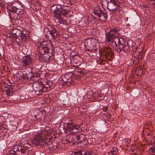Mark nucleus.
<instances>
[{
  "label": "nucleus",
  "instance_id": "obj_1",
  "mask_svg": "<svg viewBox=\"0 0 155 155\" xmlns=\"http://www.w3.org/2000/svg\"><path fill=\"white\" fill-rule=\"evenodd\" d=\"M118 31L117 28L111 29L108 32H106V40L109 44L113 45L116 52L123 54L124 52L131 51V48L124 38L118 37Z\"/></svg>",
  "mask_w": 155,
  "mask_h": 155
},
{
  "label": "nucleus",
  "instance_id": "obj_2",
  "mask_svg": "<svg viewBox=\"0 0 155 155\" xmlns=\"http://www.w3.org/2000/svg\"><path fill=\"white\" fill-rule=\"evenodd\" d=\"M58 135L55 132H52L46 127L43 130L38 132L34 136L33 142L36 146L45 147L52 138H55Z\"/></svg>",
  "mask_w": 155,
  "mask_h": 155
},
{
  "label": "nucleus",
  "instance_id": "obj_3",
  "mask_svg": "<svg viewBox=\"0 0 155 155\" xmlns=\"http://www.w3.org/2000/svg\"><path fill=\"white\" fill-rule=\"evenodd\" d=\"M38 51L41 55L39 56V60L41 62H47L51 60L54 54L53 46L51 43L48 44L42 45L40 42L38 44Z\"/></svg>",
  "mask_w": 155,
  "mask_h": 155
},
{
  "label": "nucleus",
  "instance_id": "obj_4",
  "mask_svg": "<svg viewBox=\"0 0 155 155\" xmlns=\"http://www.w3.org/2000/svg\"><path fill=\"white\" fill-rule=\"evenodd\" d=\"M64 132L69 136L67 137L65 141L68 143H71L72 144H77L76 135L75 134L80 130V127L78 125H75L71 121L69 123L64 124Z\"/></svg>",
  "mask_w": 155,
  "mask_h": 155
},
{
  "label": "nucleus",
  "instance_id": "obj_5",
  "mask_svg": "<svg viewBox=\"0 0 155 155\" xmlns=\"http://www.w3.org/2000/svg\"><path fill=\"white\" fill-rule=\"evenodd\" d=\"M61 5H54L51 7V10L54 14L55 20L59 24L64 23L65 21L64 17L66 16L67 13L66 9L61 7Z\"/></svg>",
  "mask_w": 155,
  "mask_h": 155
},
{
  "label": "nucleus",
  "instance_id": "obj_6",
  "mask_svg": "<svg viewBox=\"0 0 155 155\" xmlns=\"http://www.w3.org/2000/svg\"><path fill=\"white\" fill-rule=\"evenodd\" d=\"M31 147V145L28 143L24 144V146L20 144L15 145L8 155H28L29 148Z\"/></svg>",
  "mask_w": 155,
  "mask_h": 155
},
{
  "label": "nucleus",
  "instance_id": "obj_7",
  "mask_svg": "<svg viewBox=\"0 0 155 155\" xmlns=\"http://www.w3.org/2000/svg\"><path fill=\"white\" fill-rule=\"evenodd\" d=\"M88 51L96 53L97 52H98L99 53L100 56L101 58H103V59H101L102 61H106L107 60H111L114 57V53L111 49L109 48H104L103 49V51L101 54L100 52V50L98 49H89Z\"/></svg>",
  "mask_w": 155,
  "mask_h": 155
},
{
  "label": "nucleus",
  "instance_id": "obj_8",
  "mask_svg": "<svg viewBox=\"0 0 155 155\" xmlns=\"http://www.w3.org/2000/svg\"><path fill=\"white\" fill-rule=\"evenodd\" d=\"M92 16L95 19L103 21H106L107 18V13L104 12L99 6L97 7L93 10Z\"/></svg>",
  "mask_w": 155,
  "mask_h": 155
},
{
  "label": "nucleus",
  "instance_id": "obj_9",
  "mask_svg": "<svg viewBox=\"0 0 155 155\" xmlns=\"http://www.w3.org/2000/svg\"><path fill=\"white\" fill-rule=\"evenodd\" d=\"M45 116L44 112L36 109L31 113L29 118L31 121H39L44 120Z\"/></svg>",
  "mask_w": 155,
  "mask_h": 155
},
{
  "label": "nucleus",
  "instance_id": "obj_10",
  "mask_svg": "<svg viewBox=\"0 0 155 155\" xmlns=\"http://www.w3.org/2000/svg\"><path fill=\"white\" fill-rule=\"evenodd\" d=\"M44 32L45 35H50L53 38L58 37L59 34V32L56 28L50 25H47L44 29Z\"/></svg>",
  "mask_w": 155,
  "mask_h": 155
},
{
  "label": "nucleus",
  "instance_id": "obj_11",
  "mask_svg": "<svg viewBox=\"0 0 155 155\" xmlns=\"http://www.w3.org/2000/svg\"><path fill=\"white\" fill-rule=\"evenodd\" d=\"M22 65L23 67L28 66L31 65L33 68H34V70L35 68V67L39 66V65L36 64L34 61L32 56L30 55H28L24 57L22 59Z\"/></svg>",
  "mask_w": 155,
  "mask_h": 155
},
{
  "label": "nucleus",
  "instance_id": "obj_12",
  "mask_svg": "<svg viewBox=\"0 0 155 155\" xmlns=\"http://www.w3.org/2000/svg\"><path fill=\"white\" fill-rule=\"evenodd\" d=\"M38 68H36L34 70V68H33L32 71L31 72V75L30 78L32 80L37 81L41 78L43 77L42 74H41V71L40 70L39 66H37Z\"/></svg>",
  "mask_w": 155,
  "mask_h": 155
},
{
  "label": "nucleus",
  "instance_id": "obj_13",
  "mask_svg": "<svg viewBox=\"0 0 155 155\" xmlns=\"http://www.w3.org/2000/svg\"><path fill=\"white\" fill-rule=\"evenodd\" d=\"M107 3V8L110 11H118L120 8L119 5L117 3L116 0H106Z\"/></svg>",
  "mask_w": 155,
  "mask_h": 155
},
{
  "label": "nucleus",
  "instance_id": "obj_14",
  "mask_svg": "<svg viewBox=\"0 0 155 155\" xmlns=\"http://www.w3.org/2000/svg\"><path fill=\"white\" fill-rule=\"evenodd\" d=\"M33 89L35 94L37 95H42L43 93L46 92L38 81H36L32 84Z\"/></svg>",
  "mask_w": 155,
  "mask_h": 155
},
{
  "label": "nucleus",
  "instance_id": "obj_15",
  "mask_svg": "<svg viewBox=\"0 0 155 155\" xmlns=\"http://www.w3.org/2000/svg\"><path fill=\"white\" fill-rule=\"evenodd\" d=\"M72 75V73L68 72L62 76V81L64 83H65L68 86L73 84L74 83L71 77Z\"/></svg>",
  "mask_w": 155,
  "mask_h": 155
},
{
  "label": "nucleus",
  "instance_id": "obj_16",
  "mask_svg": "<svg viewBox=\"0 0 155 155\" xmlns=\"http://www.w3.org/2000/svg\"><path fill=\"white\" fill-rule=\"evenodd\" d=\"M41 85L42 87L43 88L44 90V91L47 92L51 90V84L52 83V81H49L48 82L44 80H41L39 81H38Z\"/></svg>",
  "mask_w": 155,
  "mask_h": 155
},
{
  "label": "nucleus",
  "instance_id": "obj_17",
  "mask_svg": "<svg viewBox=\"0 0 155 155\" xmlns=\"http://www.w3.org/2000/svg\"><path fill=\"white\" fill-rule=\"evenodd\" d=\"M16 10V13L20 15H23L25 12L24 8L22 3L19 1H16L14 2Z\"/></svg>",
  "mask_w": 155,
  "mask_h": 155
},
{
  "label": "nucleus",
  "instance_id": "obj_18",
  "mask_svg": "<svg viewBox=\"0 0 155 155\" xmlns=\"http://www.w3.org/2000/svg\"><path fill=\"white\" fill-rule=\"evenodd\" d=\"M82 58L78 55H74L71 60V62L75 66L80 65L82 63Z\"/></svg>",
  "mask_w": 155,
  "mask_h": 155
},
{
  "label": "nucleus",
  "instance_id": "obj_19",
  "mask_svg": "<svg viewBox=\"0 0 155 155\" xmlns=\"http://www.w3.org/2000/svg\"><path fill=\"white\" fill-rule=\"evenodd\" d=\"M9 130V127L5 124H3L0 129V140L4 139L5 136L8 130Z\"/></svg>",
  "mask_w": 155,
  "mask_h": 155
},
{
  "label": "nucleus",
  "instance_id": "obj_20",
  "mask_svg": "<svg viewBox=\"0 0 155 155\" xmlns=\"http://www.w3.org/2000/svg\"><path fill=\"white\" fill-rule=\"evenodd\" d=\"M18 120L15 119H14L13 120L11 121L9 127V130L13 132L16 130L18 126Z\"/></svg>",
  "mask_w": 155,
  "mask_h": 155
},
{
  "label": "nucleus",
  "instance_id": "obj_21",
  "mask_svg": "<svg viewBox=\"0 0 155 155\" xmlns=\"http://www.w3.org/2000/svg\"><path fill=\"white\" fill-rule=\"evenodd\" d=\"M137 52L138 53L137 55L134 56L136 59L133 61V63L134 64H136L139 62L142 56L143 52L142 50L137 51Z\"/></svg>",
  "mask_w": 155,
  "mask_h": 155
},
{
  "label": "nucleus",
  "instance_id": "obj_22",
  "mask_svg": "<svg viewBox=\"0 0 155 155\" xmlns=\"http://www.w3.org/2000/svg\"><path fill=\"white\" fill-rule=\"evenodd\" d=\"M7 8L9 12L16 13V10L14 2L11 3L8 5Z\"/></svg>",
  "mask_w": 155,
  "mask_h": 155
},
{
  "label": "nucleus",
  "instance_id": "obj_23",
  "mask_svg": "<svg viewBox=\"0 0 155 155\" xmlns=\"http://www.w3.org/2000/svg\"><path fill=\"white\" fill-rule=\"evenodd\" d=\"M88 144V141L87 139L84 140L81 142H77V144L78 146L81 148H84Z\"/></svg>",
  "mask_w": 155,
  "mask_h": 155
},
{
  "label": "nucleus",
  "instance_id": "obj_24",
  "mask_svg": "<svg viewBox=\"0 0 155 155\" xmlns=\"http://www.w3.org/2000/svg\"><path fill=\"white\" fill-rule=\"evenodd\" d=\"M76 137L77 143V142H81L86 139L85 135L82 134L76 135Z\"/></svg>",
  "mask_w": 155,
  "mask_h": 155
},
{
  "label": "nucleus",
  "instance_id": "obj_25",
  "mask_svg": "<svg viewBox=\"0 0 155 155\" xmlns=\"http://www.w3.org/2000/svg\"><path fill=\"white\" fill-rule=\"evenodd\" d=\"M48 145H49L50 148H51L54 149H56L58 148L57 143L54 141L52 142L51 143H48V144L46 146Z\"/></svg>",
  "mask_w": 155,
  "mask_h": 155
},
{
  "label": "nucleus",
  "instance_id": "obj_26",
  "mask_svg": "<svg viewBox=\"0 0 155 155\" xmlns=\"http://www.w3.org/2000/svg\"><path fill=\"white\" fill-rule=\"evenodd\" d=\"M118 151V149L117 147H113L111 149L110 151L108 152V155H114L117 154Z\"/></svg>",
  "mask_w": 155,
  "mask_h": 155
},
{
  "label": "nucleus",
  "instance_id": "obj_27",
  "mask_svg": "<svg viewBox=\"0 0 155 155\" xmlns=\"http://www.w3.org/2000/svg\"><path fill=\"white\" fill-rule=\"evenodd\" d=\"M30 37L28 33H24L22 32V35L21 36L20 38L21 39H25V40H28L29 39Z\"/></svg>",
  "mask_w": 155,
  "mask_h": 155
},
{
  "label": "nucleus",
  "instance_id": "obj_28",
  "mask_svg": "<svg viewBox=\"0 0 155 155\" xmlns=\"http://www.w3.org/2000/svg\"><path fill=\"white\" fill-rule=\"evenodd\" d=\"M63 2L61 3L60 5H62L63 6H67L69 4H71L70 0H61Z\"/></svg>",
  "mask_w": 155,
  "mask_h": 155
},
{
  "label": "nucleus",
  "instance_id": "obj_29",
  "mask_svg": "<svg viewBox=\"0 0 155 155\" xmlns=\"http://www.w3.org/2000/svg\"><path fill=\"white\" fill-rule=\"evenodd\" d=\"M21 15H20L19 14H18L17 13H15L14 14V16L13 18L14 20H15L16 21H18L19 20L21 21L20 20V18L21 17Z\"/></svg>",
  "mask_w": 155,
  "mask_h": 155
},
{
  "label": "nucleus",
  "instance_id": "obj_30",
  "mask_svg": "<svg viewBox=\"0 0 155 155\" xmlns=\"http://www.w3.org/2000/svg\"><path fill=\"white\" fill-rule=\"evenodd\" d=\"M24 74L23 73L21 72H19L18 73V74L21 75V78H23L25 79V78L28 79L29 78V77H28V75H24Z\"/></svg>",
  "mask_w": 155,
  "mask_h": 155
},
{
  "label": "nucleus",
  "instance_id": "obj_31",
  "mask_svg": "<svg viewBox=\"0 0 155 155\" xmlns=\"http://www.w3.org/2000/svg\"><path fill=\"white\" fill-rule=\"evenodd\" d=\"M22 32L21 31L18 29L14 37L21 38V36L22 35Z\"/></svg>",
  "mask_w": 155,
  "mask_h": 155
},
{
  "label": "nucleus",
  "instance_id": "obj_32",
  "mask_svg": "<svg viewBox=\"0 0 155 155\" xmlns=\"http://www.w3.org/2000/svg\"><path fill=\"white\" fill-rule=\"evenodd\" d=\"M81 151V154L82 155H92V152L91 151H85L84 150H82Z\"/></svg>",
  "mask_w": 155,
  "mask_h": 155
},
{
  "label": "nucleus",
  "instance_id": "obj_33",
  "mask_svg": "<svg viewBox=\"0 0 155 155\" xmlns=\"http://www.w3.org/2000/svg\"><path fill=\"white\" fill-rule=\"evenodd\" d=\"M89 41L90 43L91 44L92 47H93L95 45V43L96 42V40L95 39H91Z\"/></svg>",
  "mask_w": 155,
  "mask_h": 155
},
{
  "label": "nucleus",
  "instance_id": "obj_34",
  "mask_svg": "<svg viewBox=\"0 0 155 155\" xmlns=\"http://www.w3.org/2000/svg\"><path fill=\"white\" fill-rule=\"evenodd\" d=\"M149 151L155 155V146L150 147L149 149Z\"/></svg>",
  "mask_w": 155,
  "mask_h": 155
},
{
  "label": "nucleus",
  "instance_id": "obj_35",
  "mask_svg": "<svg viewBox=\"0 0 155 155\" xmlns=\"http://www.w3.org/2000/svg\"><path fill=\"white\" fill-rule=\"evenodd\" d=\"M124 142L125 145L128 146L127 144H130V140L129 139H125L124 140Z\"/></svg>",
  "mask_w": 155,
  "mask_h": 155
},
{
  "label": "nucleus",
  "instance_id": "obj_36",
  "mask_svg": "<svg viewBox=\"0 0 155 155\" xmlns=\"http://www.w3.org/2000/svg\"><path fill=\"white\" fill-rule=\"evenodd\" d=\"M19 29L18 28H15L13 29L12 31V36L13 37H14L15 34L17 32L18 30Z\"/></svg>",
  "mask_w": 155,
  "mask_h": 155
},
{
  "label": "nucleus",
  "instance_id": "obj_37",
  "mask_svg": "<svg viewBox=\"0 0 155 155\" xmlns=\"http://www.w3.org/2000/svg\"><path fill=\"white\" fill-rule=\"evenodd\" d=\"M78 73L80 78V79H82L83 78H84V75H85L84 73L82 71Z\"/></svg>",
  "mask_w": 155,
  "mask_h": 155
},
{
  "label": "nucleus",
  "instance_id": "obj_38",
  "mask_svg": "<svg viewBox=\"0 0 155 155\" xmlns=\"http://www.w3.org/2000/svg\"><path fill=\"white\" fill-rule=\"evenodd\" d=\"M15 38V41L18 43V44H20V42H21V41L20 40V38L19 37H14Z\"/></svg>",
  "mask_w": 155,
  "mask_h": 155
},
{
  "label": "nucleus",
  "instance_id": "obj_39",
  "mask_svg": "<svg viewBox=\"0 0 155 155\" xmlns=\"http://www.w3.org/2000/svg\"><path fill=\"white\" fill-rule=\"evenodd\" d=\"M137 47V46H134L133 44L131 47L132 51H135L137 50L136 49Z\"/></svg>",
  "mask_w": 155,
  "mask_h": 155
},
{
  "label": "nucleus",
  "instance_id": "obj_40",
  "mask_svg": "<svg viewBox=\"0 0 155 155\" xmlns=\"http://www.w3.org/2000/svg\"><path fill=\"white\" fill-rule=\"evenodd\" d=\"M71 4H75L77 1V0H70Z\"/></svg>",
  "mask_w": 155,
  "mask_h": 155
},
{
  "label": "nucleus",
  "instance_id": "obj_41",
  "mask_svg": "<svg viewBox=\"0 0 155 155\" xmlns=\"http://www.w3.org/2000/svg\"><path fill=\"white\" fill-rule=\"evenodd\" d=\"M74 78L76 80L80 79L78 73V74L74 77Z\"/></svg>",
  "mask_w": 155,
  "mask_h": 155
},
{
  "label": "nucleus",
  "instance_id": "obj_42",
  "mask_svg": "<svg viewBox=\"0 0 155 155\" xmlns=\"http://www.w3.org/2000/svg\"><path fill=\"white\" fill-rule=\"evenodd\" d=\"M55 86V84L54 83H53L52 82V83L51 84V89L52 88L54 87Z\"/></svg>",
  "mask_w": 155,
  "mask_h": 155
},
{
  "label": "nucleus",
  "instance_id": "obj_43",
  "mask_svg": "<svg viewBox=\"0 0 155 155\" xmlns=\"http://www.w3.org/2000/svg\"><path fill=\"white\" fill-rule=\"evenodd\" d=\"M71 154L72 155H78V152H73Z\"/></svg>",
  "mask_w": 155,
  "mask_h": 155
},
{
  "label": "nucleus",
  "instance_id": "obj_44",
  "mask_svg": "<svg viewBox=\"0 0 155 155\" xmlns=\"http://www.w3.org/2000/svg\"><path fill=\"white\" fill-rule=\"evenodd\" d=\"M6 94L8 96H11L12 95V93L10 92H8V91H7L6 93Z\"/></svg>",
  "mask_w": 155,
  "mask_h": 155
},
{
  "label": "nucleus",
  "instance_id": "obj_45",
  "mask_svg": "<svg viewBox=\"0 0 155 155\" xmlns=\"http://www.w3.org/2000/svg\"><path fill=\"white\" fill-rule=\"evenodd\" d=\"M78 155H82V154H81V151H79L78 152Z\"/></svg>",
  "mask_w": 155,
  "mask_h": 155
},
{
  "label": "nucleus",
  "instance_id": "obj_46",
  "mask_svg": "<svg viewBox=\"0 0 155 155\" xmlns=\"http://www.w3.org/2000/svg\"><path fill=\"white\" fill-rule=\"evenodd\" d=\"M151 4H152L153 6L155 8V1L153 2Z\"/></svg>",
  "mask_w": 155,
  "mask_h": 155
},
{
  "label": "nucleus",
  "instance_id": "obj_47",
  "mask_svg": "<svg viewBox=\"0 0 155 155\" xmlns=\"http://www.w3.org/2000/svg\"><path fill=\"white\" fill-rule=\"evenodd\" d=\"M11 89H12V88L10 87H9V89H8L7 90H6V91H10Z\"/></svg>",
  "mask_w": 155,
  "mask_h": 155
},
{
  "label": "nucleus",
  "instance_id": "obj_48",
  "mask_svg": "<svg viewBox=\"0 0 155 155\" xmlns=\"http://www.w3.org/2000/svg\"><path fill=\"white\" fill-rule=\"evenodd\" d=\"M142 68L141 67L139 68V70H142Z\"/></svg>",
  "mask_w": 155,
  "mask_h": 155
},
{
  "label": "nucleus",
  "instance_id": "obj_49",
  "mask_svg": "<svg viewBox=\"0 0 155 155\" xmlns=\"http://www.w3.org/2000/svg\"><path fill=\"white\" fill-rule=\"evenodd\" d=\"M9 16L11 18V16H12L11 14L10 13H9Z\"/></svg>",
  "mask_w": 155,
  "mask_h": 155
},
{
  "label": "nucleus",
  "instance_id": "obj_50",
  "mask_svg": "<svg viewBox=\"0 0 155 155\" xmlns=\"http://www.w3.org/2000/svg\"><path fill=\"white\" fill-rule=\"evenodd\" d=\"M150 1L151 2H154V1H155V0H150Z\"/></svg>",
  "mask_w": 155,
  "mask_h": 155
},
{
  "label": "nucleus",
  "instance_id": "obj_51",
  "mask_svg": "<svg viewBox=\"0 0 155 155\" xmlns=\"http://www.w3.org/2000/svg\"><path fill=\"white\" fill-rule=\"evenodd\" d=\"M90 93H91V91H89L88 92V94Z\"/></svg>",
  "mask_w": 155,
  "mask_h": 155
},
{
  "label": "nucleus",
  "instance_id": "obj_52",
  "mask_svg": "<svg viewBox=\"0 0 155 155\" xmlns=\"http://www.w3.org/2000/svg\"><path fill=\"white\" fill-rule=\"evenodd\" d=\"M10 85H9V86H10V85H11L12 84L11 83H10Z\"/></svg>",
  "mask_w": 155,
  "mask_h": 155
},
{
  "label": "nucleus",
  "instance_id": "obj_53",
  "mask_svg": "<svg viewBox=\"0 0 155 155\" xmlns=\"http://www.w3.org/2000/svg\"><path fill=\"white\" fill-rule=\"evenodd\" d=\"M1 13V10H0V13Z\"/></svg>",
  "mask_w": 155,
  "mask_h": 155
}]
</instances>
